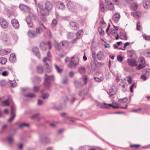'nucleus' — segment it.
Returning <instances> with one entry per match:
<instances>
[{
	"label": "nucleus",
	"mask_w": 150,
	"mask_h": 150,
	"mask_svg": "<svg viewBox=\"0 0 150 150\" xmlns=\"http://www.w3.org/2000/svg\"><path fill=\"white\" fill-rule=\"evenodd\" d=\"M45 78L47 79L48 80L51 81H54V77L53 75H52L50 76H48L47 74H45Z\"/></svg>",
	"instance_id": "c85d7f7f"
},
{
	"label": "nucleus",
	"mask_w": 150,
	"mask_h": 150,
	"mask_svg": "<svg viewBox=\"0 0 150 150\" xmlns=\"http://www.w3.org/2000/svg\"><path fill=\"white\" fill-rule=\"evenodd\" d=\"M50 82L47 80V79L44 78V84L47 88H49L50 84Z\"/></svg>",
	"instance_id": "2f4dec72"
},
{
	"label": "nucleus",
	"mask_w": 150,
	"mask_h": 150,
	"mask_svg": "<svg viewBox=\"0 0 150 150\" xmlns=\"http://www.w3.org/2000/svg\"><path fill=\"white\" fill-rule=\"evenodd\" d=\"M49 96V95L48 93H45L43 94L42 95V98L43 99H47L48 98Z\"/></svg>",
	"instance_id": "052dcab7"
},
{
	"label": "nucleus",
	"mask_w": 150,
	"mask_h": 150,
	"mask_svg": "<svg viewBox=\"0 0 150 150\" xmlns=\"http://www.w3.org/2000/svg\"><path fill=\"white\" fill-rule=\"evenodd\" d=\"M110 30L111 33L113 35H116L118 33L117 31L114 29H113L112 30L111 29Z\"/></svg>",
	"instance_id": "338daca9"
},
{
	"label": "nucleus",
	"mask_w": 150,
	"mask_h": 150,
	"mask_svg": "<svg viewBox=\"0 0 150 150\" xmlns=\"http://www.w3.org/2000/svg\"><path fill=\"white\" fill-rule=\"evenodd\" d=\"M74 36V34L72 33L69 32L67 33V38L68 39H71Z\"/></svg>",
	"instance_id": "c03bdc74"
},
{
	"label": "nucleus",
	"mask_w": 150,
	"mask_h": 150,
	"mask_svg": "<svg viewBox=\"0 0 150 150\" xmlns=\"http://www.w3.org/2000/svg\"><path fill=\"white\" fill-rule=\"evenodd\" d=\"M39 89V88L38 86H34L33 89V91L34 92H38Z\"/></svg>",
	"instance_id": "bf43d9fd"
},
{
	"label": "nucleus",
	"mask_w": 150,
	"mask_h": 150,
	"mask_svg": "<svg viewBox=\"0 0 150 150\" xmlns=\"http://www.w3.org/2000/svg\"><path fill=\"white\" fill-rule=\"evenodd\" d=\"M19 8L21 10L25 11H28L30 9L29 6L23 4H20Z\"/></svg>",
	"instance_id": "dca6fc26"
},
{
	"label": "nucleus",
	"mask_w": 150,
	"mask_h": 150,
	"mask_svg": "<svg viewBox=\"0 0 150 150\" xmlns=\"http://www.w3.org/2000/svg\"><path fill=\"white\" fill-rule=\"evenodd\" d=\"M9 104L8 100H6L4 101L0 105L1 106H4L5 105H8Z\"/></svg>",
	"instance_id": "a18cd8bd"
},
{
	"label": "nucleus",
	"mask_w": 150,
	"mask_h": 150,
	"mask_svg": "<svg viewBox=\"0 0 150 150\" xmlns=\"http://www.w3.org/2000/svg\"><path fill=\"white\" fill-rule=\"evenodd\" d=\"M13 135V134L11 135H9L6 138V141L10 145H11L13 144L14 141Z\"/></svg>",
	"instance_id": "f3484780"
},
{
	"label": "nucleus",
	"mask_w": 150,
	"mask_h": 150,
	"mask_svg": "<svg viewBox=\"0 0 150 150\" xmlns=\"http://www.w3.org/2000/svg\"><path fill=\"white\" fill-rule=\"evenodd\" d=\"M6 62V59L4 57L0 58V63L2 64H4Z\"/></svg>",
	"instance_id": "3c124183"
},
{
	"label": "nucleus",
	"mask_w": 150,
	"mask_h": 150,
	"mask_svg": "<svg viewBox=\"0 0 150 150\" xmlns=\"http://www.w3.org/2000/svg\"><path fill=\"white\" fill-rule=\"evenodd\" d=\"M61 42L60 43H59L56 42L54 43V46L56 49L58 50H60L61 49H62L61 46Z\"/></svg>",
	"instance_id": "c9c22d12"
},
{
	"label": "nucleus",
	"mask_w": 150,
	"mask_h": 150,
	"mask_svg": "<svg viewBox=\"0 0 150 150\" xmlns=\"http://www.w3.org/2000/svg\"><path fill=\"white\" fill-rule=\"evenodd\" d=\"M120 18V15L118 13H115L113 16V19L116 22H118Z\"/></svg>",
	"instance_id": "b1692460"
},
{
	"label": "nucleus",
	"mask_w": 150,
	"mask_h": 150,
	"mask_svg": "<svg viewBox=\"0 0 150 150\" xmlns=\"http://www.w3.org/2000/svg\"><path fill=\"white\" fill-rule=\"evenodd\" d=\"M98 31L101 35H103L104 34V31L100 28H98Z\"/></svg>",
	"instance_id": "6e6d98bb"
},
{
	"label": "nucleus",
	"mask_w": 150,
	"mask_h": 150,
	"mask_svg": "<svg viewBox=\"0 0 150 150\" xmlns=\"http://www.w3.org/2000/svg\"><path fill=\"white\" fill-rule=\"evenodd\" d=\"M61 43L63 48H67L69 44V42L67 40H63L61 42Z\"/></svg>",
	"instance_id": "4be33fe9"
},
{
	"label": "nucleus",
	"mask_w": 150,
	"mask_h": 150,
	"mask_svg": "<svg viewBox=\"0 0 150 150\" xmlns=\"http://www.w3.org/2000/svg\"><path fill=\"white\" fill-rule=\"evenodd\" d=\"M83 34V31L80 30L78 31L76 34V38L77 39H79L81 38V36Z\"/></svg>",
	"instance_id": "c756f323"
},
{
	"label": "nucleus",
	"mask_w": 150,
	"mask_h": 150,
	"mask_svg": "<svg viewBox=\"0 0 150 150\" xmlns=\"http://www.w3.org/2000/svg\"><path fill=\"white\" fill-rule=\"evenodd\" d=\"M98 59L99 60H103L105 58L103 53L101 51L99 52L97 54Z\"/></svg>",
	"instance_id": "2eb2a0df"
},
{
	"label": "nucleus",
	"mask_w": 150,
	"mask_h": 150,
	"mask_svg": "<svg viewBox=\"0 0 150 150\" xmlns=\"http://www.w3.org/2000/svg\"><path fill=\"white\" fill-rule=\"evenodd\" d=\"M132 14L134 17L136 18H138L140 14V12L139 11L134 12L132 13Z\"/></svg>",
	"instance_id": "72a5a7b5"
},
{
	"label": "nucleus",
	"mask_w": 150,
	"mask_h": 150,
	"mask_svg": "<svg viewBox=\"0 0 150 150\" xmlns=\"http://www.w3.org/2000/svg\"><path fill=\"white\" fill-rule=\"evenodd\" d=\"M145 67V65L144 64L141 63L137 67L136 69L138 70H139L144 68Z\"/></svg>",
	"instance_id": "58836bf2"
},
{
	"label": "nucleus",
	"mask_w": 150,
	"mask_h": 150,
	"mask_svg": "<svg viewBox=\"0 0 150 150\" xmlns=\"http://www.w3.org/2000/svg\"><path fill=\"white\" fill-rule=\"evenodd\" d=\"M40 47L42 51L45 50L47 48V42H42L40 44Z\"/></svg>",
	"instance_id": "aec40b11"
},
{
	"label": "nucleus",
	"mask_w": 150,
	"mask_h": 150,
	"mask_svg": "<svg viewBox=\"0 0 150 150\" xmlns=\"http://www.w3.org/2000/svg\"><path fill=\"white\" fill-rule=\"evenodd\" d=\"M128 56L130 57H132L135 55V53L134 51L130 50L127 51Z\"/></svg>",
	"instance_id": "ea45409f"
},
{
	"label": "nucleus",
	"mask_w": 150,
	"mask_h": 150,
	"mask_svg": "<svg viewBox=\"0 0 150 150\" xmlns=\"http://www.w3.org/2000/svg\"><path fill=\"white\" fill-rule=\"evenodd\" d=\"M82 81L84 84H86L87 82V76L86 75H83L82 78Z\"/></svg>",
	"instance_id": "5fc2aeb1"
},
{
	"label": "nucleus",
	"mask_w": 150,
	"mask_h": 150,
	"mask_svg": "<svg viewBox=\"0 0 150 150\" xmlns=\"http://www.w3.org/2000/svg\"><path fill=\"white\" fill-rule=\"evenodd\" d=\"M79 58L78 57H76L74 60L71 59L70 60V64L69 67L71 69H75L76 66L79 64Z\"/></svg>",
	"instance_id": "39448f33"
},
{
	"label": "nucleus",
	"mask_w": 150,
	"mask_h": 150,
	"mask_svg": "<svg viewBox=\"0 0 150 150\" xmlns=\"http://www.w3.org/2000/svg\"><path fill=\"white\" fill-rule=\"evenodd\" d=\"M36 19L35 16L33 13H30L26 19V21L28 26L31 27L33 25V21Z\"/></svg>",
	"instance_id": "f03ea898"
},
{
	"label": "nucleus",
	"mask_w": 150,
	"mask_h": 150,
	"mask_svg": "<svg viewBox=\"0 0 150 150\" xmlns=\"http://www.w3.org/2000/svg\"><path fill=\"white\" fill-rule=\"evenodd\" d=\"M38 7L40 9L39 12H38V14L40 15L42 20L43 22H45L46 21L45 17L49 15L50 12L45 9L41 4H39Z\"/></svg>",
	"instance_id": "f257e3e1"
},
{
	"label": "nucleus",
	"mask_w": 150,
	"mask_h": 150,
	"mask_svg": "<svg viewBox=\"0 0 150 150\" xmlns=\"http://www.w3.org/2000/svg\"><path fill=\"white\" fill-rule=\"evenodd\" d=\"M28 34V36L31 38H35L38 36L35 31L33 30L29 31Z\"/></svg>",
	"instance_id": "4468645a"
},
{
	"label": "nucleus",
	"mask_w": 150,
	"mask_h": 150,
	"mask_svg": "<svg viewBox=\"0 0 150 150\" xmlns=\"http://www.w3.org/2000/svg\"><path fill=\"white\" fill-rule=\"evenodd\" d=\"M137 3H134L132 4L131 7L132 9L134 10H136L137 8Z\"/></svg>",
	"instance_id": "864d4df0"
},
{
	"label": "nucleus",
	"mask_w": 150,
	"mask_h": 150,
	"mask_svg": "<svg viewBox=\"0 0 150 150\" xmlns=\"http://www.w3.org/2000/svg\"><path fill=\"white\" fill-rule=\"evenodd\" d=\"M124 59V57L120 55H118L117 57V59L118 61L121 62Z\"/></svg>",
	"instance_id": "603ef678"
},
{
	"label": "nucleus",
	"mask_w": 150,
	"mask_h": 150,
	"mask_svg": "<svg viewBox=\"0 0 150 150\" xmlns=\"http://www.w3.org/2000/svg\"><path fill=\"white\" fill-rule=\"evenodd\" d=\"M39 114L38 113L35 114L30 117V118L32 119H36L38 120H39L40 118L38 117Z\"/></svg>",
	"instance_id": "4c0bfd02"
},
{
	"label": "nucleus",
	"mask_w": 150,
	"mask_h": 150,
	"mask_svg": "<svg viewBox=\"0 0 150 150\" xmlns=\"http://www.w3.org/2000/svg\"><path fill=\"white\" fill-rule=\"evenodd\" d=\"M57 24V20L55 19H54L52 21L51 24V26L52 27H54Z\"/></svg>",
	"instance_id": "09e8293b"
},
{
	"label": "nucleus",
	"mask_w": 150,
	"mask_h": 150,
	"mask_svg": "<svg viewBox=\"0 0 150 150\" xmlns=\"http://www.w3.org/2000/svg\"><path fill=\"white\" fill-rule=\"evenodd\" d=\"M95 80L98 82H100L102 81L103 79V74L101 72H97L96 76L94 77Z\"/></svg>",
	"instance_id": "423d86ee"
},
{
	"label": "nucleus",
	"mask_w": 150,
	"mask_h": 150,
	"mask_svg": "<svg viewBox=\"0 0 150 150\" xmlns=\"http://www.w3.org/2000/svg\"><path fill=\"white\" fill-rule=\"evenodd\" d=\"M105 1L106 8L109 10H112L113 9V5L110 1L105 0Z\"/></svg>",
	"instance_id": "9d476101"
},
{
	"label": "nucleus",
	"mask_w": 150,
	"mask_h": 150,
	"mask_svg": "<svg viewBox=\"0 0 150 150\" xmlns=\"http://www.w3.org/2000/svg\"><path fill=\"white\" fill-rule=\"evenodd\" d=\"M120 38L122 40H127V38L125 35L122 32H121L119 33Z\"/></svg>",
	"instance_id": "473e14b6"
},
{
	"label": "nucleus",
	"mask_w": 150,
	"mask_h": 150,
	"mask_svg": "<svg viewBox=\"0 0 150 150\" xmlns=\"http://www.w3.org/2000/svg\"><path fill=\"white\" fill-rule=\"evenodd\" d=\"M116 93L117 90L115 87L112 86L109 89L108 93L111 96L115 94Z\"/></svg>",
	"instance_id": "ddd939ff"
},
{
	"label": "nucleus",
	"mask_w": 150,
	"mask_h": 150,
	"mask_svg": "<svg viewBox=\"0 0 150 150\" xmlns=\"http://www.w3.org/2000/svg\"><path fill=\"white\" fill-rule=\"evenodd\" d=\"M9 60L12 63H14L15 62L16 60V57L15 54L11 53L10 54Z\"/></svg>",
	"instance_id": "393cba45"
},
{
	"label": "nucleus",
	"mask_w": 150,
	"mask_h": 150,
	"mask_svg": "<svg viewBox=\"0 0 150 150\" xmlns=\"http://www.w3.org/2000/svg\"><path fill=\"white\" fill-rule=\"evenodd\" d=\"M143 38L147 40L150 41V36H147L146 34H144L143 35Z\"/></svg>",
	"instance_id": "13d9d810"
},
{
	"label": "nucleus",
	"mask_w": 150,
	"mask_h": 150,
	"mask_svg": "<svg viewBox=\"0 0 150 150\" xmlns=\"http://www.w3.org/2000/svg\"><path fill=\"white\" fill-rule=\"evenodd\" d=\"M67 6L69 10L71 12H76L77 10V7L74 3L68 2L67 4Z\"/></svg>",
	"instance_id": "20e7f679"
},
{
	"label": "nucleus",
	"mask_w": 150,
	"mask_h": 150,
	"mask_svg": "<svg viewBox=\"0 0 150 150\" xmlns=\"http://www.w3.org/2000/svg\"><path fill=\"white\" fill-rule=\"evenodd\" d=\"M139 60L141 63H144L145 64V60L144 58L143 57H140L139 58Z\"/></svg>",
	"instance_id": "4d7b16f0"
},
{
	"label": "nucleus",
	"mask_w": 150,
	"mask_h": 150,
	"mask_svg": "<svg viewBox=\"0 0 150 150\" xmlns=\"http://www.w3.org/2000/svg\"><path fill=\"white\" fill-rule=\"evenodd\" d=\"M51 57L50 53V51L48 52L47 53V57H45L43 59V61L44 63V67L48 70H47V72H49L50 71V66L48 65V64L46 62V61L50 60V57Z\"/></svg>",
	"instance_id": "7ed1b4c3"
},
{
	"label": "nucleus",
	"mask_w": 150,
	"mask_h": 150,
	"mask_svg": "<svg viewBox=\"0 0 150 150\" xmlns=\"http://www.w3.org/2000/svg\"><path fill=\"white\" fill-rule=\"evenodd\" d=\"M74 85L76 88L77 89L80 88L83 86L82 82L79 81H75Z\"/></svg>",
	"instance_id": "5701e85b"
},
{
	"label": "nucleus",
	"mask_w": 150,
	"mask_h": 150,
	"mask_svg": "<svg viewBox=\"0 0 150 150\" xmlns=\"http://www.w3.org/2000/svg\"><path fill=\"white\" fill-rule=\"evenodd\" d=\"M144 55L147 57H150V49L146 50L144 52Z\"/></svg>",
	"instance_id": "f704fd0d"
},
{
	"label": "nucleus",
	"mask_w": 150,
	"mask_h": 150,
	"mask_svg": "<svg viewBox=\"0 0 150 150\" xmlns=\"http://www.w3.org/2000/svg\"><path fill=\"white\" fill-rule=\"evenodd\" d=\"M140 22L139 21H138L137 22V30H140Z\"/></svg>",
	"instance_id": "69168bd1"
},
{
	"label": "nucleus",
	"mask_w": 150,
	"mask_h": 150,
	"mask_svg": "<svg viewBox=\"0 0 150 150\" xmlns=\"http://www.w3.org/2000/svg\"><path fill=\"white\" fill-rule=\"evenodd\" d=\"M54 65L58 73H60L62 72L63 71L62 69H60L58 65L56 64H54Z\"/></svg>",
	"instance_id": "79ce46f5"
},
{
	"label": "nucleus",
	"mask_w": 150,
	"mask_h": 150,
	"mask_svg": "<svg viewBox=\"0 0 150 150\" xmlns=\"http://www.w3.org/2000/svg\"><path fill=\"white\" fill-rule=\"evenodd\" d=\"M16 108L14 106L12 105L11 106V114L15 115Z\"/></svg>",
	"instance_id": "a19ab883"
},
{
	"label": "nucleus",
	"mask_w": 150,
	"mask_h": 150,
	"mask_svg": "<svg viewBox=\"0 0 150 150\" xmlns=\"http://www.w3.org/2000/svg\"><path fill=\"white\" fill-rule=\"evenodd\" d=\"M11 115V117H10V118H9L8 120V122H11V121H12L14 119L15 117V115Z\"/></svg>",
	"instance_id": "680f3d73"
},
{
	"label": "nucleus",
	"mask_w": 150,
	"mask_h": 150,
	"mask_svg": "<svg viewBox=\"0 0 150 150\" xmlns=\"http://www.w3.org/2000/svg\"><path fill=\"white\" fill-rule=\"evenodd\" d=\"M32 51L35 54L38 58L40 59V54L39 51L37 47H34L32 49Z\"/></svg>",
	"instance_id": "a211bd4d"
},
{
	"label": "nucleus",
	"mask_w": 150,
	"mask_h": 150,
	"mask_svg": "<svg viewBox=\"0 0 150 150\" xmlns=\"http://www.w3.org/2000/svg\"><path fill=\"white\" fill-rule=\"evenodd\" d=\"M0 24L1 26L4 28L7 27L8 24L7 21L4 18H0Z\"/></svg>",
	"instance_id": "9b49d317"
},
{
	"label": "nucleus",
	"mask_w": 150,
	"mask_h": 150,
	"mask_svg": "<svg viewBox=\"0 0 150 150\" xmlns=\"http://www.w3.org/2000/svg\"><path fill=\"white\" fill-rule=\"evenodd\" d=\"M42 28L41 26H38L35 29V32L38 36L40 35L43 31Z\"/></svg>",
	"instance_id": "6ab92c4d"
},
{
	"label": "nucleus",
	"mask_w": 150,
	"mask_h": 150,
	"mask_svg": "<svg viewBox=\"0 0 150 150\" xmlns=\"http://www.w3.org/2000/svg\"><path fill=\"white\" fill-rule=\"evenodd\" d=\"M36 71L39 74H42L43 72V69L42 66L39 65L37 67Z\"/></svg>",
	"instance_id": "a878e982"
},
{
	"label": "nucleus",
	"mask_w": 150,
	"mask_h": 150,
	"mask_svg": "<svg viewBox=\"0 0 150 150\" xmlns=\"http://www.w3.org/2000/svg\"><path fill=\"white\" fill-rule=\"evenodd\" d=\"M78 72L81 74H84L86 72L85 68L83 67H81L78 68Z\"/></svg>",
	"instance_id": "cd10ccee"
},
{
	"label": "nucleus",
	"mask_w": 150,
	"mask_h": 150,
	"mask_svg": "<svg viewBox=\"0 0 150 150\" xmlns=\"http://www.w3.org/2000/svg\"><path fill=\"white\" fill-rule=\"evenodd\" d=\"M87 93V91L86 89H84L81 91L79 93V95L81 96H83Z\"/></svg>",
	"instance_id": "e433bc0d"
},
{
	"label": "nucleus",
	"mask_w": 150,
	"mask_h": 150,
	"mask_svg": "<svg viewBox=\"0 0 150 150\" xmlns=\"http://www.w3.org/2000/svg\"><path fill=\"white\" fill-rule=\"evenodd\" d=\"M53 7L52 4L50 1H47L45 3V7L44 8L50 12L52 9Z\"/></svg>",
	"instance_id": "0eeeda50"
},
{
	"label": "nucleus",
	"mask_w": 150,
	"mask_h": 150,
	"mask_svg": "<svg viewBox=\"0 0 150 150\" xmlns=\"http://www.w3.org/2000/svg\"><path fill=\"white\" fill-rule=\"evenodd\" d=\"M57 5L59 8L62 10H64L65 8L64 4L62 2L58 1L56 3Z\"/></svg>",
	"instance_id": "412c9836"
},
{
	"label": "nucleus",
	"mask_w": 150,
	"mask_h": 150,
	"mask_svg": "<svg viewBox=\"0 0 150 150\" xmlns=\"http://www.w3.org/2000/svg\"><path fill=\"white\" fill-rule=\"evenodd\" d=\"M29 125L28 124H26L25 123H23L18 125V127L19 128H22L24 126L28 127Z\"/></svg>",
	"instance_id": "de8ad7c7"
},
{
	"label": "nucleus",
	"mask_w": 150,
	"mask_h": 150,
	"mask_svg": "<svg viewBox=\"0 0 150 150\" xmlns=\"http://www.w3.org/2000/svg\"><path fill=\"white\" fill-rule=\"evenodd\" d=\"M6 53L5 51V50H3L0 51V54L1 55H4L6 54Z\"/></svg>",
	"instance_id": "0e129e2a"
},
{
	"label": "nucleus",
	"mask_w": 150,
	"mask_h": 150,
	"mask_svg": "<svg viewBox=\"0 0 150 150\" xmlns=\"http://www.w3.org/2000/svg\"><path fill=\"white\" fill-rule=\"evenodd\" d=\"M100 10L102 12H104L105 11V8L104 4L102 1H100Z\"/></svg>",
	"instance_id": "37998d69"
},
{
	"label": "nucleus",
	"mask_w": 150,
	"mask_h": 150,
	"mask_svg": "<svg viewBox=\"0 0 150 150\" xmlns=\"http://www.w3.org/2000/svg\"><path fill=\"white\" fill-rule=\"evenodd\" d=\"M41 81V79L38 76H36L34 77L33 80V82L35 83H39Z\"/></svg>",
	"instance_id": "7c9ffc66"
},
{
	"label": "nucleus",
	"mask_w": 150,
	"mask_h": 150,
	"mask_svg": "<svg viewBox=\"0 0 150 150\" xmlns=\"http://www.w3.org/2000/svg\"><path fill=\"white\" fill-rule=\"evenodd\" d=\"M11 24L13 27L15 29H18L19 27V24L18 21L15 19L11 21Z\"/></svg>",
	"instance_id": "1a4fd4ad"
},
{
	"label": "nucleus",
	"mask_w": 150,
	"mask_h": 150,
	"mask_svg": "<svg viewBox=\"0 0 150 150\" xmlns=\"http://www.w3.org/2000/svg\"><path fill=\"white\" fill-rule=\"evenodd\" d=\"M6 84V83L4 80H2L0 81V86H4Z\"/></svg>",
	"instance_id": "e2e57ef3"
},
{
	"label": "nucleus",
	"mask_w": 150,
	"mask_h": 150,
	"mask_svg": "<svg viewBox=\"0 0 150 150\" xmlns=\"http://www.w3.org/2000/svg\"><path fill=\"white\" fill-rule=\"evenodd\" d=\"M143 6L146 8H149L150 7V1H145L143 3Z\"/></svg>",
	"instance_id": "bb28decb"
},
{
	"label": "nucleus",
	"mask_w": 150,
	"mask_h": 150,
	"mask_svg": "<svg viewBox=\"0 0 150 150\" xmlns=\"http://www.w3.org/2000/svg\"><path fill=\"white\" fill-rule=\"evenodd\" d=\"M69 27L71 28L73 30H76L78 28V24L75 22L71 21L69 23Z\"/></svg>",
	"instance_id": "6e6552de"
},
{
	"label": "nucleus",
	"mask_w": 150,
	"mask_h": 150,
	"mask_svg": "<svg viewBox=\"0 0 150 150\" xmlns=\"http://www.w3.org/2000/svg\"><path fill=\"white\" fill-rule=\"evenodd\" d=\"M24 95L25 97L31 98H34L35 96V94L32 93H29L28 94H25Z\"/></svg>",
	"instance_id": "49530a36"
},
{
	"label": "nucleus",
	"mask_w": 150,
	"mask_h": 150,
	"mask_svg": "<svg viewBox=\"0 0 150 150\" xmlns=\"http://www.w3.org/2000/svg\"><path fill=\"white\" fill-rule=\"evenodd\" d=\"M99 108H108V104H107V103H104L103 104H102L100 105V106Z\"/></svg>",
	"instance_id": "8fccbe9b"
},
{
	"label": "nucleus",
	"mask_w": 150,
	"mask_h": 150,
	"mask_svg": "<svg viewBox=\"0 0 150 150\" xmlns=\"http://www.w3.org/2000/svg\"><path fill=\"white\" fill-rule=\"evenodd\" d=\"M127 62L128 65L131 67L136 66L137 65L136 61L134 59H127Z\"/></svg>",
	"instance_id": "f8f14e48"
},
{
	"label": "nucleus",
	"mask_w": 150,
	"mask_h": 150,
	"mask_svg": "<svg viewBox=\"0 0 150 150\" xmlns=\"http://www.w3.org/2000/svg\"><path fill=\"white\" fill-rule=\"evenodd\" d=\"M127 81L129 84L131 83L132 81L131 80V78L130 76H128L127 77Z\"/></svg>",
	"instance_id": "774afa93"
}]
</instances>
